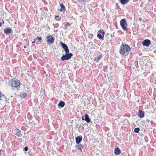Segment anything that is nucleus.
Masks as SVG:
<instances>
[{
	"instance_id": "1",
	"label": "nucleus",
	"mask_w": 156,
	"mask_h": 156,
	"mask_svg": "<svg viewBox=\"0 0 156 156\" xmlns=\"http://www.w3.org/2000/svg\"><path fill=\"white\" fill-rule=\"evenodd\" d=\"M21 85L20 80L16 78L11 79L9 83V86L14 90H16L17 91L20 90Z\"/></svg>"
},
{
	"instance_id": "2",
	"label": "nucleus",
	"mask_w": 156,
	"mask_h": 156,
	"mask_svg": "<svg viewBox=\"0 0 156 156\" xmlns=\"http://www.w3.org/2000/svg\"><path fill=\"white\" fill-rule=\"evenodd\" d=\"M60 44L62 48H63L64 50L66 52V54L63 55L61 58V60L62 61H64L65 60H68L71 58L73 55L72 53H69V51L67 45L66 44L63 43L62 42H61Z\"/></svg>"
},
{
	"instance_id": "3",
	"label": "nucleus",
	"mask_w": 156,
	"mask_h": 156,
	"mask_svg": "<svg viewBox=\"0 0 156 156\" xmlns=\"http://www.w3.org/2000/svg\"><path fill=\"white\" fill-rule=\"evenodd\" d=\"M130 50L129 46L126 44H122L120 46L119 52L122 55L126 56L129 54Z\"/></svg>"
},
{
	"instance_id": "4",
	"label": "nucleus",
	"mask_w": 156,
	"mask_h": 156,
	"mask_svg": "<svg viewBox=\"0 0 156 156\" xmlns=\"http://www.w3.org/2000/svg\"><path fill=\"white\" fill-rule=\"evenodd\" d=\"M120 24L121 27L125 31L127 30V24L126 20L125 19H122L120 21Z\"/></svg>"
},
{
	"instance_id": "5",
	"label": "nucleus",
	"mask_w": 156,
	"mask_h": 156,
	"mask_svg": "<svg viewBox=\"0 0 156 156\" xmlns=\"http://www.w3.org/2000/svg\"><path fill=\"white\" fill-rule=\"evenodd\" d=\"M46 38V41L48 44H51L54 42L55 38L51 35H48Z\"/></svg>"
},
{
	"instance_id": "6",
	"label": "nucleus",
	"mask_w": 156,
	"mask_h": 156,
	"mask_svg": "<svg viewBox=\"0 0 156 156\" xmlns=\"http://www.w3.org/2000/svg\"><path fill=\"white\" fill-rule=\"evenodd\" d=\"M98 32L101 33V34H98L97 35V37L100 40H103L105 32L103 30H98Z\"/></svg>"
},
{
	"instance_id": "7",
	"label": "nucleus",
	"mask_w": 156,
	"mask_h": 156,
	"mask_svg": "<svg viewBox=\"0 0 156 156\" xmlns=\"http://www.w3.org/2000/svg\"><path fill=\"white\" fill-rule=\"evenodd\" d=\"M151 44V42L150 40L148 39H145L142 42V44L147 47H148Z\"/></svg>"
},
{
	"instance_id": "8",
	"label": "nucleus",
	"mask_w": 156,
	"mask_h": 156,
	"mask_svg": "<svg viewBox=\"0 0 156 156\" xmlns=\"http://www.w3.org/2000/svg\"><path fill=\"white\" fill-rule=\"evenodd\" d=\"M14 131H15L14 134L15 135H16L19 137H21L22 136V134L21 133V131L20 130L16 128L14 129Z\"/></svg>"
},
{
	"instance_id": "9",
	"label": "nucleus",
	"mask_w": 156,
	"mask_h": 156,
	"mask_svg": "<svg viewBox=\"0 0 156 156\" xmlns=\"http://www.w3.org/2000/svg\"><path fill=\"white\" fill-rule=\"evenodd\" d=\"M82 120H85L87 123L90 122V119L89 118L88 115L87 114H85L82 118Z\"/></svg>"
},
{
	"instance_id": "10",
	"label": "nucleus",
	"mask_w": 156,
	"mask_h": 156,
	"mask_svg": "<svg viewBox=\"0 0 156 156\" xmlns=\"http://www.w3.org/2000/svg\"><path fill=\"white\" fill-rule=\"evenodd\" d=\"M138 116L140 118H142L144 116V112L141 110H139V112L137 114Z\"/></svg>"
},
{
	"instance_id": "11",
	"label": "nucleus",
	"mask_w": 156,
	"mask_h": 156,
	"mask_svg": "<svg viewBox=\"0 0 156 156\" xmlns=\"http://www.w3.org/2000/svg\"><path fill=\"white\" fill-rule=\"evenodd\" d=\"M82 137L81 136H78L76 138V142L77 144H79L82 141Z\"/></svg>"
},
{
	"instance_id": "12",
	"label": "nucleus",
	"mask_w": 156,
	"mask_h": 156,
	"mask_svg": "<svg viewBox=\"0 0 156 156\" xmlns=\"http://www.w3.org/2000/svg\"><path fill=\"white\" fill-rule=\"evenodd\" d=\"M4 30V33L6 34H7L11 33V31H12L11 29L10 28H6Z\"/></svg>"
},
{
	"instance_id": "13",
	"label": "nucleus",
	"mask_w": 156,
	"mask_h": 156,
	"mask_svg": "<svg viewBox=\"0 0 156 156\" xmlns=\"http://www.w3.org/2000/svg\"><path fill=\"white\" fill-rule=\"evenodd\" d=\"M114 153L116 155H118L121 153V151L119 148H117L115 149Z\"/></svg>"
},
{
	"instance_id": "14",
	"label": "nucleus",
	"mask_w": 156,
	"mask_h": 156,
	"mask_svg": "<svg viewBox=\"0 0 156 156\" xmlns=\"http://www.w3.org/2000/svg\"><path fill=\"white\" fill-rule=\"evenodd\" d=\"M60 6L61 8L59 11L61 12H64L66 11V9L64 5L62 4H60Z\"/></svg>"
},
{
	"instance_id": "15",
	"label": "nucleus",
	"mask_w": 156,
	"mask_h": 156,
	"mask_svg": "<svg viewBox=\"0 0 156 156\" xmlns=\"http://www.w3.org/2000/svg\"><path fill=\"white\" fill-rule=\"evenodd\" d=\"M65 105V103L63 101H60L58 103V105L62 108Z\"/></svg>"
},
{
	"instance_id": "16",
	"label": "nucleus",
	"mask_w": 156,
	"mask_h": 156,
	"mask_svg": "<svg viewBox=\"0 0 156 156\" xmlns=\"http://www.w3.org/2000/svg\"><path fill=\"white\" fill-rule=\"evenodd\" d=\"M5 96L0 91V101L3 100V99L5 98Z\"/></svg>"
},
{
	"instance_id": "17",
	"label": "nucleus",
	"mask_w": 156,
	"mask_h": 156,
	"mask_svg": "<svg viewBox=\"0 0 156 156\" xmlns=\"http://www.w3.org/2000/svg\"><path fill=\"white\" fill-rule=\"evenodd\" d=\"M101 55L98 56V57H96L94 58V61L97 62H98V61L101 59Z\"/></svg>"
},
{
	"instance_id": "18",
	"label": "nucleus",
	"mask_w": 156,
	"mask_h": 156,
	"mask_svg": "<svg viewBox=\"0 0 156 156\" xmlns=\"http://www.w3.org/2000/svg\"><path fill=\"white\" fill-rule=\"evenodd\" d=\"M75 147H77L80 150H82V149L83 148V146L81 144L79 145H76L75 146Z\"/></svg>"
},
{
	"instance_id": "19",
	"label": "nucleus",
	"mask_w": 156,
	"mask_h": 156,
	"mask_svg": "<svg viewBox=\"0 0 156 156\" xmlns=\"http://www.w3.org/2000/svg\"><path fill=\"white\" fill-rule=\"evenodd\" d=\"M129 1V0H121L120 2L122 4L124 5L127 3Z\"/></svg>"
},
{
	"instance_id": "20",
	"label": "nucleus",
	"mask_w": 156,
	"mask_h": 156,
	"mask_svg": "<svg viewBox=\"0 0 156 156\" xmlns=\"http://www.w3.org/2000/svg\"><path fill=\"white\" fill-rule=\"evenodd\" d=\"M55 19L56 20L59 21L61 20V17L55 15Z\"/></svg>"
},
{
	"instance_id": "21",
	"label": "nucleus",
	"mask_w": 156,
	"mask_h": 156,
	"mask_svg": "<svg viewBox=\"0 0 156 156\" xmlns=\"http://www.w3.org/2000/svg\"><path fill=\"white\" fill-rule=\"evenodd\" d=\"M93 36V35L92 34H88V38L90 39H91Z\"/></svg>"
},
{
	"instance_id": "22",
	"label": "nucleus",
	"mask_w": 156,
	"mask_h": 156,
	"mask_svg": "<svg viewBox=\"0 0 156 156\" xmlns=\"http://www.w3.org/2000/svg\"><path fill=\"white\" fill-rule=\"evenodd\" d=\"M140 128L139 127L136 128L134 129V131L136 133H138L140 131Z\"/></svg>"
},
{
	"instance_id": "23",
	"label": "nucleus",
	"mask_w": 156,
	"mask_h": 156,
	"mask_svg": "<svg viewBox=\"0 0 156 156\" xmlns=\"http://www.w3.org/2000/svg\"><path fill=\"white\" fill-rule=\"evenodd\" d=\"M27 95L26 93H23L22 95L21 96V98H26Z\"/></svg>"
},
{
	"instance_id": "24",
	"label": "nucleus",
	"mask_w": 156,
	"mask_h": 156,
	"mask_svg": "<svg viewBox=\"0 0 156 156\" xmlns=\"http://www.w3.org/2000/svg\"><path fill=\"white\" fill-rule=\"evenodd\" d=\"M36 38L37 39H38V40L39 41H41L42 40V38L41 37H37Z\"/></svg>"
},
{
	"instance_id": "25",
	"label": "nucleus",
	"mask_w": 156,
	"mask_h": 156,
	"mask_svg": "<svg viewBox=\"0 0 156 156\" xmlns=\"http://www.w3.org/2000/svg\"><path fill=\"white\" fill-rule=\"evenodd\" d=\"M24 150L25 151H27L28 150V148L27 146H26L24 148Z\"/></svg>"
},
{
	"instance_id": "26",
	"label": "nucleus",
	"mask_w": 156,
	"mask_h": 156,
	"mask_svg": "<svg viewBox=\"0 0 156 156\" xmlns=\"http://www.w3.org/2000/svg\"><path fill=\"white\" fill-rule=\"evenodd\" d=\"M70 24L69 23L67 22L66 23V26H69L70 25Z\"/></svg>"
},
{
	"instance_id": "27",
	"label": "nucleus",
	"mask_w": 156,
	"mask_h": 156,
	"mask_svg": "<svg viewBox=\"0 0 156 156\" xmlns=\"http://www.w3.org/2000/svg\"><path fill=\"white\" fill-rule=\"evenodd\" d=\"M36 40H37V38H36V39H34V41H33V42H32V43H33V44H34V43H35V41H36Z\"/></svg>"
},
{
	"instance_id": "28",
	"label": "nucleus",
	"mask_w": 156,
	"mask_h": 156,
	"mask_svg": "<svg viewBox=\"0 0 156 156\" xmlns=\"http://www.w3.org/2000/svg\"><path fill=\"white\" fill-rule=\"evenodd\" d=\"M76 151V150L73 149L72 150V152H75Z\"/></svg>"
},
{
	"instance_id": "29",
	"label": "nucleus",
	"mask_w": 156,
	"mask_h": 156,
	"mask_svg": "<svg viewBox=\"0 0 156 156\" xmlns=\"http://www.w3.org/2000/svg\"><path fill=\"white\" fill-rule=\"evenodd\" d=\"M27 48V46H24V48Z\"/></svg>"
},
{
	"instance_id": "30",
	"label": "nucleus",
	"mask_w": 156,
	"mask_h": 156,
	"mask_svg": "<svg viewBox=\"0 0 156 156\" xmlns=\"http://www.w3.org/2000/svg\"><path fill=\"white\" fill-rule=\"evenodd\" d=\"M111 37H114V36H113V35H111Z\"/></svg>"
},
{
	"instance_id": "31",
	"label": "nucleus",
	"mask_w": 156,
	"mask_h": 156,
	"mask_svg": "<svg viewBox=\"0 0 156 156\" xmlns=\"http://www.w3.org/2000/svg\"><path fill=\"white\" fill-rule=\"evenodd\" d=\"M141 18H139V20H140V21H141Z\"/></svg>"
}]
</instances>
